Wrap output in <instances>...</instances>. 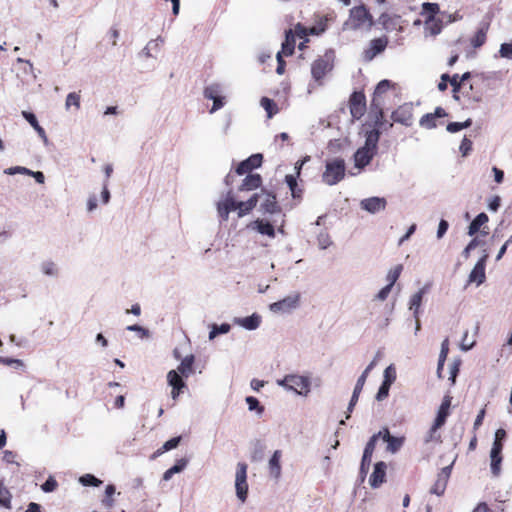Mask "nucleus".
Listing matches in <instances>:
<instances>
[{
  "label": "nucleus",
  "mask_w": 512,
  "mask_h": 512,
  "mask_svg": "<svg viewBox=\"0 0 512 512\" xmlns=\"http://www.w3.org/2000/svg\"><path fill=\"white\" fill-rule=\"evenodd\" d=\"M259 202V196L257 193L252 195L247 201L237 202L232 194V191H228L223 200L217 203V211L222 220H228L229 213L237 210L238 217L247 215L253 210Z\"/></svg>",
  "instance_id": "obj_1"
},
{
  "label": "nucleus",
  "mask_w": 512,
  "mask_h": 512,
  "mask_svg": "<svg viewBox=\"0 0 512 512\" xmlns=\"http://www.w3.org/2000/svg\"><path fill=\"white\" fill-rule=\"evenodd\" d=\"M277 385L286 391L294 392L301 396L310 393L311 382L309 377L299 374H288L283 379L277 380Z\"/></svg>",
  "instance_id": "obj_2"
},
{
  "label": "nucleus",
  "mask_w": 512,
  "mask_h": 512,
  "mask_svg": "<svg viewBox=\"0 0 512 512\" xmlns=\"http://www.w3.org/2000/svg\"><path fill=\"white\" fill-rule=\"evenodd\" d=\"M345 161L342 158H334L327 160L325 164V170L322 174V181L333 186L342 181L345 177Z\"/></svg>",
  "instance_id": "obj_3"
},
{
  "label": "nucleus",
  "mask_w": 512,
  "mask_h": 512,
  "mask_svg": "<svg viewBox=\"0 0 512 512\" xmlns=\"http://www.w3.org/2000/svg\"><path fill=\"white\" fill-rule=\"evenodd\" d=\"M314 24L312 27L307 28L298 23L295 29H287L284 32H325L330 27V24L335 21L336 14L331 11L328 13H315Z\"/></svg>",
  "instance_id": "obj_4"
},
{
  "label": "nucleus",
  "mask_w": 512,
  "mask_h": 512,
  "mask_svg": "<svg viewBox=\"0 0 512 512\" xmlns=\"http://www.w3.org/2000/svg\"><path fill=\"white\" fill-rule=\"evenodd\" d=\"M299 302H300V293L293 292V293L289 294L288 296H286L285 298H283L277 302L271 303L269 305V309L273 313L286 314V313H290L293 310H295L296 308H298Z\"/></svg>",
  "instance_id": "obj_5"
},
{
  "label": "nucleus",
  "mask_w": 512,
  "mask_h": 512,
  "mask_svg": "<svg viewBox=\"0 0 512 512\" xmlns=\"http://www.w3.org/2000/svg\"><path fill=\"white\" fill-rule=\"evenodd\" d=\"M349 20L354 29L370 28L373 23L371 14L363 5L351 9Z\"/></svg>",
  "instance_id": "obj_6"
},
{
  "label": "nucleus",
  "mask_w": 512,
  "mask_h": 512,
  "mask_svg": "<svg viewBox=\"0 0 512 512\" xmlns=\"http://www.w3.org/2000/svg\"><path fill=\"white\" fill-rule=\"evenodd\" d=\"M236 495L241 502H245L248 494L247 464L238 463L235 475Z\"/></svg>",
  "instance_id": "obj_7"
},
{
  "label": "nucleus",
  "mask_w": 512,
  "mask_h": 512,
  "mask_svg": "<svg viewBox=\"0 0 512 512\" xmlns=\"http://www.w3.org/2000/svg\"><path fill=\"white\" fill-rule=\"evenodd\" d=\"M350 113L353 119H360L366 110L365 96L361 92H354L350 97Z\"/></svg>",
  "instance_id": "obj_8"
},
{
  "label": "nucleus",
  "mask_w": 512,
  "mask_h": 512,
  "mask_svg": "<svg viewBox=\"0 0 512 512\" xmlns=\"http://www.w3.org/2000/svg\"><path fill=\"white\" fill-rule=\"evenodd\" d=\"M488 256V253L484 251L483 256L478 260L469 274L470 283H476L477 285H480L485 281V264Z\"/></svg>",
  "instance_id": "obj_9"
},
{
  "label": "nucleus",
  "mask_w": 512,
  "mask_h": 512,
  "mask_svg": "<svg viewBox=\"0 0 512 512\" xmlns=\"http://www.w3.org/2000/svg\"><path fill=\"white\" fill-rule=\"evenodd\" d=\"M412 111L413 108L411 104H404L392 113V119L397 123L410 126L413 122Z\"/></svg>",
  "instance_id": "obj_10"
},
{
  "label": "nucleus",
  "mask_w": 512,
  "mask_h": 512,
  "mask_svg": "<svg viewBox=\"0 0 512 512\" xmlns=\"http://www.w3.org/2000/svg\"><path fill=\"white\" fill-rule=\"evenodd\" d=\"M257 194L259 196L260 209L262 212L273 214L279 211L275 195L263 190Z\"/></svg>",
  "instance_id": "obj_11"
},
{
  "label": "nucleus",
  "mask_w": 512,
  "mask_h": 512,
  "mask_svg": "<svg viewBox=\"0 0 512 512\" xmlns=\"http://www.w3.org/2000/svg\"><path fill=\"white\" fill-rule=\"evenodd\" d=\"M387 39L386 37H379L376 39H373L370 42V46L368 49H366L363 52V57L365 61H371L376 55L384 51V49L387 46Z\"/></svg>",
  "instance_id": "obj_12"
},
{
  "label": "nucleus",
  "mask_w": 512,
  "mask_h": 512,
  "mask_svg": "<svg viewBox=\"0 0 512 512\" xmlns=\"http://www.w3.org/2000/svg\"><path fill=\"white\" fill-rule=\"evenodd\" d=\"M386 199L385 198H382V197H370V198H366V199H363L361 202H360V207L371 213V214H375L379 211H382L385 209L386 207Z\"/></svg>",
  "instance_id": "obj_13"
},
{
  "label": "nucleus",
  "mask_w": 512,
  "mask_h": 512,
  "mask_svg": "<svg viewBox=\"0 0 512 512\" xmlns=\"http://www.w3.org/2000/svg\"><path fill=\"white\" fill-rule=\"evenodd\" d=\"M379 22L382 25V27L387 30L388 32H399L402 30V27L400 25L401 18L397 15H391L389 13H383L379 17Z\"/></svg>",
  "instance_id": "obj_14"
},
{
  "label": "nucleus",
  "mask_w": 512,
  "mask_h": 512,
  "mask_svg": "<svg viewBox=\"0 0 512 512\" xmlns=\"http://www.w3.org/2000/svg\"><path fill=\"white\" fill-rule=\"evenodd\" d=\"M387 465L385 462H377L369 478V484L372 488H378L385 481Z\"/></svg>",
  "instance_id": "obj_15"
},
{
  "label": "nucleus",
  "mask_w": 512,
  "mask_h": 512,
  "mask_svg": "<svg viewBox=\"0 0 512 512\" xmlns=\"http://www.w3.org/2000/svg\"><path fill=\"white\" fill-rule=\"evenodd\" d=\"M451 400L449 397H445L442 404L439 407L436 419L432 425V433H436V431L444 425L446 418L449 414Z\"/></svg>",
  "instance_id": "obj_16"
},
{
  "label": "nucleus",
  "mask_w": 512,
  "mask_h": 512,
  "mask_svg": "<svg viewBox=\"0 0 512 512\" xmlns=\"http://www.w3.org/2000/svg\"><path fill=\"white\" fill-rule=\"evenodd\" d=\"M262 163V155L254 154L250 156L248 159L242 161L236 168V173L239 175H243L245 173L250 172L252 169L257 168Z\"/></svg>",
  "instance_id": "obj_17"
},
{
  "label": "nucleus",
  "mask_w": 512,
  "mask_h": 512,
  "mask_svg": "<svg viewBox=\"0 0 512 512\" xmlns=\"http://www.w3.org/2000/svg\"><path fill=\"white\" fill-rule=\"evenodd\" d=\"M502 450H499V445H492L490 451V469L491 473L494 477H498L501 473V463H502Z\"/></svg>",
  "instance_id": "obj_18"
},
{
  "label": "nucleus",
  "mask_w": 512,
  "mask_h": 512,
  "mask_svg": "<svg viewBox=\"0 0 512 512\" xmlns=\"http://www.w3.org/2000/svg\"><path fill=\"white\" fill-rule=\"evenodd\" d=\"M375 153L376 152L365 147L359 148L354 154L355 167L362 169L367 166L371 162Z\"/></svg>",
  "instance_id": "obj_19"
},
{
  "label": "nucleus",
  "mask_w": 512,
  "mask_h": 512,
  "mask_svg": "<svg viewBox=\"0 0 512 512\" xmlns=\"http://www.w3.org/2000/svg\"><path fill=\"white\" fill-rule=\"evenodd\" d=\"M234 323L246 330L253 331L260 326L261 316L257 313H253L248 317L235 318Z\"/></svg>",
  "instance_id": "obj_20"
},
{
  "label": "nucleus",
  "mask_w": 512,
  "mask_h": 512,
  "mask_svg": "<svg viewBox=\"0 0 512 512\" xmlns=\"http://www.w3.org/2000/svg\"><path fill=\"white\" fill-rule=\"evenodd\" d=\"M384 442H387V451L396 453L403 445L404 439L397 438L390 434L388 429H384L381 435Z\"/></svg>",
  "instance_id": "obj_21"
},
{
  "label": "nucleus",
  "mask_w": 512,
  "mask_h": 512,
  "mask_svg": "<svg viewBox=\"0 0 512 512\" xmlns=\"http://www.w3.org/2000/svg\"><path fill=\"white\" fill-rule=\"evenodd\" d=\"M286 38L285 41L282 43V49H281V55L290 56L292 55L295 44H296V38H303L302 36H307L308 34H285Z\"/></svg>",
  "instance_id": "obj_22"
},
{
  "label": "nucleus",
  "mask_w": 512,
  "mask_h": 512,
  "mask_svg": "<svg viewBox=\"0 0 512 512\" xmlns=\"http://www.w3.org/2000/svg\"><path fill=\"white\" fill-rule=\"evenodd\" d=\"M164 43V39L158 35L155 39H152L142 50V54L146 57H154L160 51L161 46Z\"/></svg>",
  "instance_id": "obj_23"
},
{
  "label": "nucleus",
  "mask_w": 512,
  "mask_h": 512,
  "mask_svg": "<svg viewBox=\"0 0 512 512\" xmlns=\"http://www.w3.org/2000/svg\"><path fill=\"white\" fill-rule=\"evenodd\" d=\"M262 179L259 174H249L243 180L241 186L239 187L240 191H250L258 188L261 185Z\"/></svg>",
  "instance_id": "obj_24"
},
{
  "label": "nucleus",
  "mask_w": 512,
  "mask_h": 512,
  "mask_svg": "<svg viewBox=\"0 0 512 512\" xmlns=\"http://www.w3.org/2000/svg\"><path fill=\"white\" fill-rule=\"evenodd\" d=\"M281 455L282 454H281L280 450L274 451V453L268 463L270 474L275 479H278L281 475V465H280Z\"/></svg>",
  "instance_id": "obj_25"
},
{
  "label": "nucleus",
  "mask_w": 512,
  "mask_h": 512,
  "mask_svg": "<svg viewBox=\"0 0 512 512\" xmlns=\"http://www.w3.org/2000/svg\"><path fill=\"white\" fill-rule=\"evenodd\" d=\"M329 69V63L326 60L318 59L312 64L311 73L316 80H320Z\"/></svg>",
  "instance_id": "obj_26"
},
{
  "label": "nucleus",
  "mask_w": 512,
  "mask_h": 512,
  "mask_svg": "<svg viewBox=\"0 0 512 512\" xmlns=\"http://www.w3.org/2000/svg\"><path fill=\"white\" fill-rule=\"evenodd\" d=\"M194 359L193 355H187L182 359L176 371L186 378L189 377L193 373Z\"/></svg>",
  "instance_id": "obj_27"
},
{
  "label": "nucleus",
  "mask_w": 512,
  "mask_h": 512,
  "mask_svg": "<svg viewBox=\"0 0 512 512\" xmlns=\"http://www.w3.org/2000/svg\"><path fill=\"white\" fill-rule=\"evenodd\" d=\"M424 293V289H420L419 291L414 293L410 298L409 309L413 311L414 318H418L419 316V309L421 307Z\"/></svg>",
  "instance_id": "obj_28"
},
{
  "label": "nucleus",
  "mask_w": 512,
  "mask_h": 512,
  "mask_svg": "<svg viewBox=\"0 0 512 512\" xmlns=\"http://www.w3.org/2000/svg\"><path fill=\"white\" fill-rule=\"evenodd\" d=\"M252 228L257 230L262 235H267L271 238L275 236L274 227L269 222L256 220L251 224Z\"/></svg>",
  "instance_id": "obj_29"
},
{
  "label": "nucleus",
  "mask_w": 512,
  "mask_h": 512,
  "mask_svg": "<svg viewBox=\"0 0 512 512\" xmlns=\"http://www.w3.org/2000/svg\"><path fill=\"white\" fill-rule=\"evenodd\" d=\"M381 435L382 431H379L378 433L374 434L366 444V447L364 449V461H368V464L371 463L372 454L374 452L376 443L378 439L381 437Z\"/></svg>",
  "instance_id": "obj_30"
},
{
  "label": "nucleus",
  "mask_w": 512,
  "mask_h": 512,
  "mask_svg": "<svg viewBox=\"0 0 512 512\" xmlns=\"http://www.w3.org/2000/svg\"><path fill=\"white\" fill-rule=\"evenodd\" d=\"M168 384L174 389H183L186 384L182 379V375L179 374L176 370H171L167 374Z\"/></svg>",
  "instance_id": "obj_31"
},
{
  "label": "nucleus",
  "mask_w": 512,
  "mask_h": 512,
  "mask_svg": "<svg viewBox=\"0 0 512 512\" xmlns=\"http://www.w3.org/2000/svg\"><path fill=\"white\" fill-rule=\"evenodd\" d=\"M223 86L219 83H212L204 89V97L211 100L222 97Z\"/></svg>",
  "instance_id": "obj_32"
},
{
  "label": "nucleus",
  "mask_w": 512,
  "mask_h": 512,
  "mask_svg": "<svg viewBox=\"0 0 512 512\" xmlns=\"http://www.w3.org/2000/svg\"><path fill=\"white\" fill-rule=\"evenodd\" d=\"M188 461L184 458L178 460L174 466L166 470L163 474V480L169 481L176 473H180L187 466Z\"/></svg>",
  "instance_id": "obj_33"
},
{
  "label": "nucleus",
  "mask_w": 512,
  "mask_h": 512,
  "mask_svg": "<svg viewBox=\"0 0 512 512\" xmlns=\"http://www.w3.org/2000/svg\"><path fill=\"white\" fill-rule=\"evenodd\" d=\"M488 222V216L485 213H480L476 216V218L470 223L468 227V234L470 236L474 235L482 225Z\"/></svg>",
  "instance_id": "obj_34"
},
{
  "label": "nucleus",
  "mask_w": 512,
  "mask_h": 512,
  "mask_svg": "<svg viewBox=\"0 0 512 512\" xmlns=\"http://www.w3.org/2000/svg\"><path fill=\"white\" fill-rule=\"evenodd\" d=\"M379 137H380V133L378 130L374 129V130L367 132L365 145L363 147L376 152Z\"/></svg>",
  "instance_id": "obj_35"
},
{
  "label": "nucleus",
  "mask_w": 512,
  "mask_h": 512,
  "mask_svg": "<svg viewBox=\"0 0 512 512\" xmlns=\"http://www.w3.org/2000/svg\"><path fill=\"white\" fill-rule=\"evenodd\" d=\"M423 14L426 15V22H432L435 16L439 13V5L437 3H424Z\"/></svg>",
  "instance_id": "obj_36"
},
{
  "label": "nucleus",
  "mask_w": 512,
  "mask_h": 512,
  "mask_svg": "<svg viewBox=\"0 0 512 512\" xmlns=\"http://www.w3.org/2000/svg\"><path fill=\"white\" fill-rule=\"evenodd\" d=\"M41 271L44 275L50 277H58L59 275V268L53 261H44L41 264Z\"/></svg>",
  "instance_id": "obj_37"
},
{
  "label": "nucleus",
  "mask_w": 512,
  "mask_h": 512,
  "mask_svg": "<svg viewBox=\"0 0 512 512\" xmlns=\"http://www.w3.org/2000/svg\"><path fill=\"white\" fill-rule=\"evenodd\" d=\"M180 441H181V437L180 436L169 439L168 441H166L163 444V446L160 449H158L153 454V458L161 455L162 453H164L166 451H169V450H172V449L176 448L179 445Z\"/></svg>",
  "instance_id": "obj_38"
},
{
  "label": "nucleus",
  "mask_w": 512,
  "mask_h": 512,
  "mask_svg": "<svg viewBox=\"0 0 512 512\" xmlns=\"http://www.w3.org/2000/svg\"><path fill=\"white\" fill-rule=\"evenodd\" d=\"M402 270H403V265L398 264L388 271L387 276H386V280L388 281V284H387L388 286H390V287L394 286V284L398 280Z\"/></svg>",
  "instance_id": "obj_39"
},
{
  "label": "nucleus",
  "mask_w": 512,
  "mask_h": 512,
  "mask_svg": "<svg viewBox=\"0 0 512 512\" xmlns=\"http://www.w3.org/2000/svg\"><path fill=\"white\" fill-rule=\"evenodd\" d=\"M231 326L227 323H223L221 325L212 324L211 330L209 332V339L213 340L216 336L220 334H226L230 331Z\"/></svg>",
  "instance_id": "obj_40"
},
{
  "label": "nucleus",
  "mask_w": 512,
  "mask_h": 512,
  "mask_svg": "<svg viewBox=\"0 0 512 512\" xmlns=\"http://www.w3.org/2000/svg\"><path fill=\"white\" fill-rule=\"evenodd\" d=\"M376 365V361L373 360L366 368L365 370L362 372V374L359 376V378L357 379V382H356V385H355V389L357 391H362L363 389V386L365 385V382H366V379L370 373V371L374 368V366Z\"/></svg>",
  "instance_id": "obj_41"
},
{
  "label": "nucleus",
  "mask_w": 512,
  "mask_h": 512,
  "mask_svg": "<svg viewBox=\"0 0 512 512\" xmlns=\"http://www.w3.org/2000/svg\"><path fill=\"white\" fill-rule=\"evenodd\" d=\"M260 104L267 112L268 118H272L273 115L277 113L276 104L272 99L263 97L260 101Z\"/></svg>",
  "instance_id": "obj_42"
},
{
  "label": "nucleus",
  "mask_w": 512,
  "mask_h": 512,
  "mask_svg": "<svg viewBox=\"0 0 512 512\" xmlns=\"http://www.w3.org/2000/svg\"><path fill=\"white\" fill-rule=\"evenodd\" d=\"M449 82L453 88V98L455 100H459L458 93L465 89V85L460 82L459 75L454 74L452 77H449Z\"/></svg>",
  "instance_id": "obj_43"
},
{
  "label": "nucleus",
  "mask_w": 512,
  "mask_h": 512,
  "mask_svg": "<svg viewBox=\"0 0 512 512\" xmlns=\"http://www.w3.org/2000/svg\"><path fill=\"white\" fill-rule=\"evenodd\" d=\"M333 244L330 235L327 232H320L317 235V245L321 250L329 248Z\"/></svg>",
  "instance_id": "obj_44"
},
{
  "label": "nucleus",
  "mask_w": 512,
  "mask_h": 512,
  "mask_svg": "<svg viewBox=\"0 0 512 512\" xmlns=\"http://www.w3.org/2000/svg\"><path fill=\"white\" fill-rule=\"evenodd\" d=\"M472 125V120L468 118L464 122H451L447 125L446 130L450 133H456L464 128H468Z\"/></svg>",
  "instance_id": "obj_45"
},
{
  "label": "nucleus",
  "mask_w": 512,
  "mask_h": 512,
  "mask_svg": "<svg viewBox=\"0 0 512 512\" xmlns=\"http://www.w3.org/2000/svg\"><path fill=\"white\" fill-rule=\"evenodd\" d=\"M419 124L426 129H433L436 127V118L432 113L425 114L421 117Z\"/></svg>",
  "instance_id": "obj_46"
},
{
  "label": "nucleus",
  "mask_w": 512,
  "mask_h": 512,
  "mask_svg": "<svg viewBox=\"0 0 512 512\" xmlns=\"http://www.w3.org/2000/svg\"><path fill=\"white\" fill-rule=\"evenodd\" d=\"M384 380L382 383L392 385L396 380V369L393 364L389 365L383 373Z\"/></svg>",
  "instance_id": "obj_47"
},
{
  "label": "nucleus",
  "mask_w": 512,
  "mask_h": 512,
  "mask_svg": "<svg viewBox=\"0 0 512 512\" xmlns=\"http://www.w3.org/2000/svg\"><path fill=\"white\" fill-rule=\"evenodd\" d=\"M297 177L298 176H296V175H286V177H285V181H286V183L292 193V196L294 198L300 197V193H301V190L297 189V181H296Z\"/></svg>",
  "instance_id": "obj_48"
},
{
  "label": "nucleus",
  "mask_w": 512,
  "mask_h": 512,
  "mask_svg": "<svg viewBox=\"0 0 512 512\" xmlns=\"http://www.w3.org/2000/svg\"><path fill=\"white\" fill-rule=\"evenodd\" d=\"M448 481L437 477L434 485L431 487L430 492L437 496H441L446 489Z\"/></svg>",
  "instance_id": "obj_49"
},
{
  "label": "nucleus",
  "mask_w": 512,
  "mask_h": 512,
  "mask_svg": "<svg viewBox=\"0 0 512 512\" xmlns=\"http://www.w3.org/2000/svg\"><path fill=\"white\" fill-rule=\"evenodd\" d=\"M80 483L84 486H99L102 481L98 478H96L94 475L91 474H85L80 477L79 479Z\"/></svg>",
  "instance_id": "obj_50"
},
{
  "label": "nucleus",
  "mask_w": 512,
  "mask_h": 512,
  "mask_svg": "<svg viewBox=\"0 0 512 512\" xmlns=\"http://www.w3.org/2000/svg\"><path fill=\"white\" fill-rule=\"evenodd\" d=\"M475 343L476 340L474 338H469L468 331H465L460 344V349L465 352L469 351L474 347Z\"/></svg>",
  "instance_id": "obj_51"
},
{
  "label": "nucleus",
  "mask_w": 512,
  "mask_h": 512,
  "mask_svg": "<svg viewBox=\"0 0 512 512\" xmlns=\"http://www.w3.org/2000/svg\"><path fill=\"white\" fill-rule=\"evenodd\" d=\"M10 492L6 487L0 482V506L9 508L10 507Z\"/></svg>",
  "instance_id": "obj_52"
},
{
  "label": "nucleus",
  "mask_w": 512,
  "mask_h": 512,
  "mask_svg": "<svg viewBox=\"0 0 512 512\" xmlns=\"http://www.w3.org/2000/svg\"><path fill=\"white\" fill-rule=\"evenodd\" d=\"M70 106H75L76 109L80 108V96L75 92H71L66 97L65 107L69 109Z\"/></svg>",
  "instance_id": "obj_53"
},
{
  "label": "nucleus",
  "mask_w": 512,
  "mask_h": 512,
  "mask_svg": "<svg viewBox=\"0 0 512 512\" xmlns=\"http://www.w3.org/2000/svg\"><path fill=\"white\" fill-rule=\"evenodd\" d=\"M246 403L250 411L257 410L258 414H262L264 408L259 405V401L257 398L253 396H248L246 397Z\"/></svg>",
  "instance_id": "obj_54"
},
{
  "label": "nucleus",
  "mask_w": 512,
  "mask_h": 512,
  "mask_svg": "<svg viewBox=\"0 0 512 512\" xmlns=\"http://www.w3.org/2000/svg\"><path fill=\"white\" fill-rule=\"evenodd\" d=\"M391 84L389 80H382L378 83L376 86L375 92H374V101L376 100V97L381 96L384 94L389 88Z\"/></svg>",
  "instance_id": "obj_55"
},
{
  "label": "nucleus",
  "mask_w": 512,
  "mask_h": 512,
  "mask_svg": "<svg viewBox=\"0 0 512 512\" xmlns=\"http://www.w3.org/2000/svg\"><path fill=\"white\" fill-rule=\"evenodd\" d=\"M499 54L502 58L512 59V41L501 44Z\"/></svg>",
  "instance_id": "obj_56"
},
{
  "label": "nucleus",
  "mask_w": 512,
  "mask_h": 512,
  "mask_svg": "<svg viewBox=\"0 0 512 512\" xmlns=\"http://www.w3.org/2000/svg\"><path fill=\"white\" fill-rule=\"evenodd\" d=\"M360 393H361V391H357L354 388L353 393H352V397L350 399V402H349V405H348V408H347V414H346V418L347 419L350 418V413L352 412L354 406L356 405Z\"/></svg>",
  "instance_id": "obj_57"
},
{
  "label": "nucleus",
  "mask_w": 512,
  "mask_h": 512,
  "mask_svg": "<svg viewBox=\"0 0 512 512\" xmlns=\"http://www.w3.org/2000/svg\"><path fill=\"white\" fill-rule=\"evenodd\" d=\"M486 34H476L470 39V45L473 48H478L485 43Z\"/></svg>",
  "instance_id": "obj_58"
},
{
  "label": "nucleus",
  "mask_w": 512,
  "mask_h": 512,
  "mask_svg": "<svg viewBox=\"0 0 512 512\" xmlns=\"http://www.w3.org/2000/svg\"><path fill=\"white\" fill-rule=\"evenodd\" d=\"M390 387H391L390 385L382 383L381 386L379 387L377 394H376V400L377 401L384 400L389 394Z\"/></svg>",
  "instance_id": "obj_59"
},
{
  "label": "nucleus",
  "mask_w": 512,
  "mask_h": 512,
  "mask_svg": "<svg viewBox=\"0 0 512 512\" xmlns=\"http://www.w3.org/2000/svg\"><path fill=\"white\" fill-rule=\"evenodd\" d=\"M56 487H57V482L51 476L41 486V488L44 492H52L56 489Z\"/></svg>",
  "instance_id": "obj_60"
},
{
  "label": "nucleus",
  "mask_w": 512,
  "mask_h": 512,
  "mask_svg": "<svg viewBox=\"0 0 512 512\" xmlns=\"http://www.w3.org/2000/svg\"><path fill=\"white\" fill-rule=\"evenodd\" d=\"M460 152L463 156H467L470 150L472 149V142L467 137H464L461 144H460Z\"/></svg>",
  "instance_id": "obj_61"
},
{
  "label": "nucleus",
  "mask_w": 512,
  "mask_h": 512,
  "mask_svg": "<svg viewBox=\"0 0 512 512\" xmlns=\"http://www.w3.org/2000/svg\"><path fill=\"white\" fill-rule=\"evenodd\" d=\"M392 290V287L386 285L384 286L374 297L375 300L378 301H385L387 297L389 296L390 292Z\"/></svg>",
  "instance_id": "obj_62"
},
{
  "label": "nucleus",
  "mask_w": 512,
  "mask_h": 512,
  "mask_svg": "<svg viewBox=\"0 0 512 512\" xmlns=\"http://www.w3.org/2000/svg\"><path fill=\"white\" fill-rule=\"evenodd\" d=\"M126 329L128 331H133V332L139 333L141 338L148 337V335H149V331L147 329H145L142 326H139L137 324L129 325V326H127Z\"/></svg>",
  "instance_id": "obj_63"
},
{
  "label": "nucleus",
  "mask_w": 512,
  "mask_h": 512,
  "mask_svg": "<svg viewBox=\"0 0 512 512\" xmlns=\"http://www.w3.org/2000/svg\"><path fill=\"white\" fill-rule=\"evenodd\" d=\"M506 437V432L504 429H498L496 432H495V439H494V442L492 445H496L498 444L499 445V450H502L503 449V444H502V441L503 439Z\"/></svg>",
  "instance_id": "obj_64"
}]
</instances>
